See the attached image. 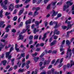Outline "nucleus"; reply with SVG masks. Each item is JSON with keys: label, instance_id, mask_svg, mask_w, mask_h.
<instances>
[{"label": "nucleus", "instance_id": "obj_1", "mask_svg": "<svg viewBox=\"0 0 74 74\" xmlns=\"http://www.w3.org/2000/svg\"><path fill=\"white\" fill-rule=\"evenodd\" d=\"M2 1H3V0H0V4H1V5L3 8V9H4V10H7V8L8 7H7V6H6L5 5H6V4H7V3L8 2V0H5V1H4V3L2 2Z\"/></svg>", "mask_w": 74, "mask_h": 74}, {"label": "nucleus", "instance_id": "obj_2", "mask_svg": "<svg viewBox=\"0 0 74 74\" xmlns=\"http://www.w3.org/2000/svg\"><path fill=\"white\" fill-rule=\"evenodd\" d=\"M66 4L67 5H64V8H63V11H65L66 10L67 8H68L69 7V6H70V5H73V3L71 2V1H68L66 2Z\"/></svg>", "mask_w": 74, "mask_h": 74}, {"label": "nucleus", "instance_id": "obj_3", "mask_svg": "<svg viewBox=\"0 0 74 74\" xmlns=\"http://www.w3.org/2000/svg\"><path fill=\"white\" fill-rule=\"evenodd\" d=\"M70 47H71L69 46L68 48L67 52L66 53L67 55L66 57V58H70L71 57V50L70 49Z\"/></svg>", "mask_w": 74, "mask_h": 74}, {"label": "nucleus", "instance_id": "obj_4", "mask_svg": "<svg viewBox=\"0 0 74 74\" xmlns=\"http://www.w3.org/2000/svg\"><path fill=\"white\" fill-rule=\"evenodd\" d=\"M14 49V48L13 47H11L10 48V51L9 52H8L6 53V57L7 58H8V59H10L11 58V56L9 55L10 53L12 51H13Z\"/></svg>", "mask_w": 74, "mask_h": 74}, {"label": "nucleus", "instance_id": "obj_5", "mask_svg": "<svg viewBox=\"0 0 74 74\" xmlns=\"http://www.w3.org/2000/svg\"><path fill=\"white\" fill-rule=\"evenodd\" d=\"M58 22H53V21H51L49 25L52 26V25H54V24H56V25L54 27V28H57V27H59V26L57 25Z\"/></svg>", "mask_w": 74, "mask_h": 74}, {"label": "nucleus", "instance_id": "obj_6", "mask_svg": "<svg viewBox=\"0 0 74 74\" xmlns=\"http://www.w3.org/2000/svg\"><path fill=\"white\" fill-rule=\"evenodd\" d=\"M14 4L11 3L10 5L9 6L8 9L10 11H12L14 8Z\"/></svg>", "mask_w": 74, "mask_h": 74}, {"label": "nucleus", "instance_id": "obj_7", "mask_svg": "<svg viewBox=\"0 0 74 74\" xmlns=\"http://www.w3.org/2000/svg\"><path fill=\"white\" fill-rule=\"evenodd\" d=\"M67 23L68 24V29H67V30H68V29H69V28L71 27H72V26L74 25V23H73L72 24H70V23H71V21L68 22Z\"/></svg>", "mask_w": 74, "mask_h": 74}, {"label": "nucleus", "instance_id": "obj_8", "mask_svg": "<svg viewBox=\"0 0 74 74\" xmlns=\"http://www.w3.org/2000/svg\"><path fill=\"white\" fill-rule=\"evenodd\" d=\"M0 51H1V49L5 47V45H3L2 44V43L0 42Z\"/></svg>", "mask_w": 74, "mask_h": 74}, {"label": "nucleus", "instance_id": "obj_9", "mask_svg": "<svg viewBox=\"0 0 74 74\" xmlns=\"http://www.w3.org/2000/svg\"><path fill=\"white\" fill-rule=\"evenodd\" d=\"M23 36L21 34H19V37L18 38V40H23Z\"/></svg>", "mask_w": 74, "mask_h": 74}, {"label": "nucleus", "instance_id": "obj_10", "mask_svg": "<svg viewBox=\"0 0 74 74\" xmlns=\"http://www.w3.org/2000/svg\"><path fill=\"white\" fill-rule=\"evenodd\" d=\"M53 14H52V16H56L57 15V14L58 13L57 11H55V10L53 11Z\"/></svg>", "mask_w": 74, "mask_h": 74}, {"label": "nucleus", "instance_id": "obj_11", "mask_svg": "<svg viewBox=\"0 0 74 74\" xmlns=\"http://www.w3.org/2000/svg\"><path fill=\"white\" fill-rule=\"evenodd\" d=\"M50 62H51V60L49 59V58L48 59V61H46L44 62V65H46V64H49V63H50Z\"/></svg>", "mask_w": 74, "mask_h": 74}, {"label": "nucleus", "instance_id": "obj_12", "mask_svg": "<svg viewBox=\"0 0 74 74\" xmlns=\"http://www.w3.org/2000/svg\"><path fill=\"white\" fill-rule=\"evenodd\" d=\"M39 30H40L38 29H36V28H34V29L33 30L34 33V34H36V32H38Z\"/></svg>", "mask_w": 74, "mask_h": 74}, {"label": "nucleus", "instance_id": "obj_13", "mask_svg": "<svg viewBox=\"0 0 74 74\" xmlns=\"http://www.w3.org/2000/svg\"><path fill=\"white\" fill-rule=\"evenodd\" d=\"M31 23V19H29V20L26 21L25 22L26 25H27L28 24H30Z\"/></svg>", "mask_w": 74, "mask_h": 74}, {"label": "nucleus", "instance_id": "obj_14", "mask_svg": "<svg viewBox=\"0 0 74 74\" xmlns=\"http://www.w3.org/2000/svg\"><path fill=\"white\" fill-rule=\"evenodd\" d=\"M23 5V4H21V5L18 4L16 5L15 7L16 8H19V7H22Z\"/></svg>", "mask_w": 74, "mask_h": 74}, {"label": "nucleus", "instance_id": "obj_15", "mask_svg": "<svg viewBox=\"0 0 74 74\" xmlns=\"http://www.w3.org/2000/svg\"><path fill=\"white\" fill-rule=\"evenodd\" d=\"M10 47H11V44H10L8 45V46L6 45L5 46V49H8V48H10Z\"/></svg>", "mask_w": 74, "mask_h": 74}, {"label": "nucleus", "instance_id": "obj_16", "mask_svg": "<svg viewBox=\"0 0 74 74\" xmlns=\"http://www.w3.org/2000/svg\"><path fill=\"white\" fill-rule=\"evenodd\" d=\"M29 28H30V25H29L26 26V30H27V32H30V29H29Z\"/></svg>", "mask_w": 74, "mask_h": 74}, {"label": "nucleus", "instance_id": "obj_17", "mask_svg": "<svg viewBox=\"0 0 74 74\" xmlns=\"http://www.w3.org/2000/svg\"><path fill=\"white\" fill-rule=\"evenodd\" d=\"M56 42L57 41L56 40H55L53 41L52 42H51V44L50 45L51 46H52V45H55L56 43Z\"/></svg>", "mask_w": 74, "mask_h": 74}, {"label": "nucleus", "instance_id": "obj_18", "mask_svg": "<svg viewBox=\"0 0 74 74\" xmlns=\"http://www.w3.org/2000/svg\"><path fill=\"white\" fill-rule=\"evenodd\" d=\"M24 11V9L23 8L19 12L18 15H21L22 14V12Z\"/></svg>", "mask_w": 74, "mask_h": 74}, {"label": "nucleus", "instance_id": "obj_19", "mask_svg": "<svg viewBox=\"0 0 74 74\" xmlns=\"http://www.w3.org/2000/svg\"><path fill=\"white\" fill-rule=\"evenodd\" d=\"M47 33H46L44 34L43 37L42 38V40H43V41H44L45 40V38L47 37Z\"/></svg>", "mask_w": 74, "mask_h": 74}, {"label": "nucleus", "instance_id": "obj_20", "mask_svg": "<svg viewBox=\"0 0 74 74\" xmlns=\"http://www.w3.org/2000/svg\"><path fill=\"white\" fill-rule=\"evenodd\" d=\"M66 44L67 45H68V46H69V45H70L71 43L70 42V41L69 40H67L66 41Z\"/></svg>", "mask_w": 74, "mask_h": 74}, {"label": "nucleus", "instance_id": "obj_21", "mask_svg": "<svg viewBox=\"0 0 74 74\" xmlns=\"http://www.w3.org/2000/svg\"><path fill=\"white\" fill-rule=\"evenodd\" d=\"M59 32H60L58 31V29H56L54 31V33H56L57 35H59Z\"/></svg>", "mask_w": 74, "mask_h": 74}, {"label": "nucleus", "instance_id": "obj_22", "mask_svg": "<svg viewBox=\"0 0 74 74\" xmlns=\"http://www.w3.org/2000/svg\"><path fill=\"white\" fill-rule=\"evenodd\" d=\"M1 63H2L3 64V66H5V65L7 63V61L6 60H4L2 61Z\"/></svg>", "mask_w": 74, "mask_h": 74}, {"label": "nucleus", "instance_id": "obj_23", "mask_svg": "<svg viewBox=\"0 0 74 74\" xmlns=\"http://www.w3.org/2000/svg\"><path fill=\"white\" fill-rule=\"evenodd\" d=\"M3 10H1L0 12V17H1V18H2L3 16Z\"/></svg>", "mask_w": 74, "mask_h": 74}, {"label": "nucleus", "instance_id": "obj_24", "mask_svg": "<svg viewBox=\"0 0 74 74\" xmlns=\"http://www.w3.org/2000/svg\"><path fill=\"white\" fill-rule=\"evenodd\" d=\"M59 60H60V59H58L56 61L55 63L54 64V66H56V64H58L59 63Z\"/></svg>", "mask_w": 74, "mask_h": 74}, {"label": "nucleus", "instance_id": "obj_25", "mask_svg": "<svg viewBox=\"0 0 74 74\" xmlns=\"http://www.w3.org/2000/svg\"><path fill=\"white\" fill-rule=\"evenodd\" d=\"M22 62L20 61H18L17 63V64L18 65V67H21Z\"/></svg>", "mask_w": 74, "mask_h": 74}, {"label": "nucleus", "instance_id": "obj_26", "mask_svg": "<svg viewBox=\"0 0 74 74\" xmlns=\"http://www.w3.org/2000/svg\"><path fill=\"white\" fill-rule=\"evenodd\" d=\"M18 19V17L17 16H15L13 18V20L14 21H16Z\"/></svg>", "mask_w": 74, "mask_h": 74}, {"label": "nucleus", "instance_id": "obj_27", "mask_svg": "<svg viewBox=\"0 0 74 74\" xmlns=\"http://www.w3.org/2000/svg\"><path fill=\"white\" fill-rule=\"evenodd\" d=\"M14 60H15V58H13L11 60V62H12V66H13L14 65Z\"/></svg>", "mask_w": 74, "mask_h": 74}, {"label": "nucleus", "instance_id": "obj_28", "mask_svg": "<svg viewBox=\"0 0 74 74\" xmlns=\"http://www.w3.org/2000/svg\"><path fill=\"white\" fill-rule=\"evenodd\" d=\"M35 23L36 25V26H38V25H39V23H40V22H38V21H36L35 22Z\"/></svg>", "mask_w": 74, "mask_h": 74}, {"label": "nucleus", "instance_id": "obj_29", "mask_svg": "<svg viewBox=\"0 0 74 74\" xmlns=\"http://www.w3.org/2000/svg\"><path fill=\"white\" fill-rule=\"evenodd\" d=\"M26 32V29H24L22 30V32L21 33V34H23L25 33Z\"/></svg>", "mask_w": 74, "mask_h": 74}, {"label": "nucleus", "instance_id": "obj_30", "mask_svg": "<svg viewBox=\"0 0 74 74\" xmlns=\"http://www.w3.org/2000/svg\"><path fill=\"white\" fill-rule=\"evenodd\" d=\"M38 12H37V11H35L34 15V16H36V15H38Z\"/></svg>", "mask_w": 74, "mask_h": 74}, {"label": "nucleus", "instance_id": "obj_31", "mask_svg": "<svg viewBox=\"0 0 74 74\" xmlns=\"http://www.w3.org/2000/svg\"><path fill=\"white\" fill-rule=\"evenodd\" d=\"M34 60L35 62H37V60L39 59V57L35 58H34Z\"/></svg>", "mask_w": 74, "mask_h": 74}, {"label": "nucleus", "instance_id": "obj_32", "mask_svg": "<svg viewBox=\"0 0 74 74\" xmlns=\"http://www.w3.org/2000/svg\"><path fill=\"white\" fill-rule=\"evenodd\" d=\"M23 70H24V69H20L18 70V72H23Z\"/></svg>", "mask_w": 74, "mask_h": 74}, {"label": "nucleus", "instance_id": "obj_33", "mask_svg": "<svg viewBox=\"0 0 74 74\" xmlns=\"http://www.w3.org/2000/svg\"><path fill=\"white\" fill-rule=\"evenodd\" d=\"M5 29L6 30V32H7V33H8V32H9V31H10V29L7 27H6Z\"/></svg>", "mask_w": 74, "mask_h": 74}, {"label": "nucleus", "instance_id": "obj_34", "mask_svg": "<svg viewBox=\"0 0 74 74\" xmlns=\"http://www.w3.org/2000/svg\"><path fill=\"white\" fill-rule=\"evenodd\" d=\"M17 11H18V10L17 9H15L14 10V12L13 13V14H16V12H17Z\"/></svg>", "mask_w": 74, "mask_h": 74}, {"label": "nucleus", "instance_id": "obj_35", "mask_svg": "<svg viewBox=\"0 0 74 74\" xmlns=\"http://www.w3.org/2000/svg\"><path fill=\"white\" fill-rule=\"evenodd\" d=\"M38 36L35 35L34 37V38L35 40L36 39H38Z\"/></svg>", "mask_w": 74, "mask_h": 74}, {"label": "nucleus", "instance_id": "obj_36", "mask_svg": "<svg viewBox=\"0 0 74 74\" xmlns=\"http://www.w3.org/2000/svg\"><path fill=\"white\" fill-rule=\"evenodd\" d=\"M44 55H45V53H42L41 55L40 56V58H42V57L44 56Z\"/></svg>", "mask_w": 74, "mask_h": 74}, {"label": "nucleus", "instance_id": "obj_37", "mask_svg": "<svg viewBox=\"0 0 74 74\" xmlns=\"http://www.w3.org/2000/svg\"><path fill=\"white\" fill-rule=\"evenodd\" d=\"M23 26V22H21L20 25H18V27H21Z\"/></svg>", "mask_w": 74, "mask_h": 74}, {"label": "nucleus", "instance_id": "obj_38", "mask_svg": "<svg viewBox=\"0 0 74 74\" xmlns=\"http://www.w3.org/2000/svg\"><path fill=\"white\" fill-rule=\"evenodd\" d=\"M51 72L52 74H54V71H55V69H52L51 70Z\"/></svg>", "mask_w": 74, "mask_h": 74}, {"label": "nucleus", "instance_id": "obj_39", "mask_svg": "<svg viewBox=\"0 0 74 74\" xmlns=\"http://www.w3.org/2000/svg\"><path fill=\"white\" fill-rule=\"evenodd\" d=\"M56 3H57V1H55V2H53L52 3V5H55Z\"/></svg>", "mask_w": 74, "mask_h": 74}, {"label": "nucleus", "instance_id": "obj_40", "mask_svg": "<svg viewBox=\"0 0 74 74\" xmlns=\"http://www.w3.org/2000/svg\"><path fill=\"white\" fill-rule=\"evenodd\" d=\"M50 7H51V4H50L47 6V10H49V9H50Z\"/></svg>", "mask_w": 74, "mask_h": 74}, {"label": "nucleus", "instance_id": "obj_41", "mask_svg": "<svg viewBox=\"0 0 74 74\" xmlns=\"http://www.w3.org/2000/svg\"><path fill=\"white\" fill-rule=\"evenodd\" d=\"M21 57H24L25 56V53H22L21 54Z\"/></svg>", "mask_w": 74, "mask_h": 74}, {"label": "nucleus", "instance_id": "obj_42", "mask_svg": "<svg viewBox=\"0 0 74 74\" xmlns=\"http://www.w3.org/2000/svg\"><path fill=\"white\" fill-rule=\"evenodd\" d=\"M33 38V35H30L29 37V39L30 40H32Z\"/></svg>", "mask_w": 74, "mask_h": 74}, {"label": "nucleus", "instance_id": "obj_43", "mask_svg": "<svg viewBox=\"0 0 74 74\" xmlns=\"http://www.w3.org/2000/svg\"><path fill=\"white\" fill-rule=\"evenodd\" d=\"M4 23V21H1L0 22V24L1 25V26L3 25V24Z\"/></svg>", "mask_w": 74, "mask_h": 74}, {"label": "nucleus", "instance_id": "obj_44", "mask_svg": "<svg viewBox=\"0 0 74 74\" xmlns=\"http://www.w3.org/2000/svg\"><path fill=\"white\" fill-rule=\"evenodd\" d=\"M25 66L26 67V69H29V67H30V66H29V65H27V64H25Z\"/></svg>", "mask_w": 74, "mask_h": 74}, {"label": "nucleus", "instance_id": "obj_45", "mask_svg": "<svg viewBox=\"0 0 74 74\" xmlns=\"http://www.w3.org/2000/svg\"><path fill=\"white\" fill-rule=\"evenodd\" d=\"M15 49L17 52H19V48L17 47L16 48H15Z\"/></svg>", "mask_w": 74, "mask_h": 74}, {"label": "nucleus", "instance_id": "obj_46", "mask_svg": "<svg viewBox=\"0 0 74 74\" xmlns=\"http://www.w3.org/2000/svg\"><path fill=\"white\" fill-rule=\"evenodd\" d=\"M61 16H62V15L60 13L58 14L57 15V16H58V18H60L61 17Z\"/></svg>", "mask_w": 74, "mask_h": 74}, {"label": "nucleus", "instance_id": "obj_47", "mask_svg": "<svg viewBox=\"0 0 74 74\" xmlns=\"http://www.w3.org/2000/svg\"><path fill=\"white\" fill-rule=\"evenodd\" d=\"M62 28L63 29H66L67 28V26H62Z\"/></svg>", "mask_w": 74, "mask_h": 74}, {"label": "nucleus", "instance_id": "obj_48", "mask_svg": "<svg viewBox=\"0 0 74 74\" xmlns=\"http://www.w3.org/2000/svg\"><path fill=\"white\" fill-rule=\"evenodd\" d=\"M63 58H62L60 60V63H62V62H63Z\"/></svg>", "mask_w": 74, "mask_h": 74}, {"label": "nucleus", "instance_id": "obj_49", "mask_svg": "<svg viewBox=\"0 0 74 74\" xmlns=\"http://www.w3.org/2000/svg\"><path fill=\"white\" fill-rule=\"evenodd\" d=\"M37 55V53H36L35 54H32V56L34 57L35 56H36Z\"/></svg>", "mask_w": 74, "mask_h": 74}, {"label": "nucleus", "instance_id": "obj_50", "mask_svg": "<svg viewBox=\"0 0 74 74\" xmlns=\"http://www.w3.org/2000/svg\"><path fill=\"white\" fill-rule=\"evenodd\" d=\"M21 17H20L18 20V23H19L21 22Z\"/></svg>", "mask_w": 74, "mask_h": 74}, {"label": "nucleus", "instance_id": "obj_51", "mask_svg": "<svg viewBox=\"0 0 74 74\" xmlns=\"http://www.w3.org/2000/svg\"><path fill=\"white\" fill-rule=\"evenodd\" d=\"M11 14V13H10V12H7L6 13L5 15H9V14Z\"/></svg>", "mask_w": 74, "mask_h": 74}, {"label": "nucleus", "instance_id": "obj_52", "mask_svg": "<svg viewBox=\"0 0 74 74\" xmlns=\"http://www.w3.org/2000/svg\"><path fill=\"white\" fill-rule=\"evenodd\" d=\"M30 61L29 60L27 62V63L25 64H27L28 65H29V64H30Z\"/></svg>", "mask_w": 74, "mask_h": 74}, {"label": "nucleus", "instance_id": "obj_53", "mask_svg": "<svg viewBox=\"0 0 74 74\" xmlns=\"http://www.w3.org/2000/svg\"><path fill=\"white\" fill-rule=\"evenodd\" d=\"M49 1V0H44V3L45 4H46L48 1Z\"/></svg>", "mask_w": 74, "mask_h": 74}, {"label": "nucleus", "instance_id": "obj_54", "mask_svg": "<svg viewBox=\"0 0 74 74\" xmlns=\"http://www.w3.org/2000/svg\"><path fill=\"white\" fill-rule=\"evenodd\" d=\"M58 37L57 36H54V39H55V40H56L58 38Z\"/></svg>", "mask_w": 74, "mask_h": 74}, {"label": "nucleus", "instance_id": "obj_55", "mask_svg": "<svg viewBox=\"0 0 74 74\" xmlns=\"http://www.w3.org/2000/svg\"><path fill=\"white\" fill-rule=\"evenodd\" d=\"M73 32V31H68V32H67V35H69V34H70V33H71V32Z\"/></svg>", "mask_w": 74, "mask_h": 74}, {"label": "nucleus", "instance_id": "obj_56", "mask_svg": "<svg viewBox=\"0 0 74 74\" xmlns=\"http://www.w3.org/2000/svg\"><path fill=\"white\" fill-rule=\"evenodd\" d=\"M37 2V0H33L32 3L33 4H34V3H36Z\"/></svg>", "mask_w": 74, "mask_h": 74}, {"label": "nucleus", "instance_id": "obj_57", "mask_svg": "<svg viewBox=\"0 0 74 74\" xmlns=\"http://www.w3.org/2000/svg\"><path fill=\"white\" fill-rule=\"evenodd\" d=\"M37 73V71L34 72V71H33L32 73V74H36Z\"/></svg>", "mask_w": 74, "mask_h": 74}, {"label": "nucleus", "instance_id": "obj_58", "mask_svg": "<svg viewBox=\"0 0 74 74\" xmlns=\"http://www.w3.org/2000/svg\"><path fill=\"white\" fill-rule=\"evenodd\" d=\"M7 37H8V34H6L5 36L3 37V38L5 39V38H7Z\"/></svg>", "mask_w": 74, "mask_h": 74}, {"label": "nucleus", "instance_id": "obj_59", "mask_svg": "<svg viewBox=\"0 0 74 74\" xmlns=\"http://www.w3.org/2000/svg\"><path fill=\"white\" fill-rule=\"evenodd\" d=\"M64 43H65V40H64L62 41V45L64 44Z\"/></svg>", "mask_w": 74, "mask_h": 74}, {"label": "nucleus", "instance_id": "obj_60", "mask_svg": "<svg viewBox=\"0 0 74 74\" xmlns=\"http://www.w3.org/2000/svg\"><path fill=\"white\" fill-rule=\"evenodd\" d=\"M58 52L57 50H54L53 51V53H56Z\"/></svg>", "mask_w": 74, "mask_h": 74}, {"label": "nucleus", "instance_id": "obj_61", "mask_svg": "<svg viewBox=\"0 0 74 74\" xmlns=\"http://www.w3.org/2000/svg\"><path fill=\"white\" fill-rule=\"evenodd\" d=\"M70 64H67L66 66L67 67V68H69L70 67Z\"/></svg>", "mask_w": 74, "mask_h": 74}, {"label": "nucleus", "instance_id": "obj_62", "mask_svg": "<svg viewBox=\"0 0 74 74\" xmlns=\"http://www.w3.org/2000/svg\"><path fill=\"white\" fill-rule=\"evenodd\" d=\"M6 27H7V28H11V25H8Z\"/></svg>", "mask_w": 74, "mask_h": 74}, {"label": "nucleus", "instance_id": "obj_63", "mask_svg": "<svg viewBox=\"0 0 74 74\" xmlns=\"http://www.w3.org/2000/svg\"><path fill=\"white\" fill-rule=\"evenodd\" d=\"M51 71H47V74H51Z\"/></svg>", "mask_w": 74, "mask_h": 74}, {"label": "nucleus", "instance_id": "obj_64", "mask_svg": "<svg viewBox=\"0 0 74 74\" xmlns=\"http://www.w3.org/2000/svg\"><path fill=\"white\" fill-rule=\"evenodd\" d=\"M29 55H27L26 57V59H27L29 58Z\"/></svg>", "mask_w": 74, "mask_h": 74}]
</instances>
